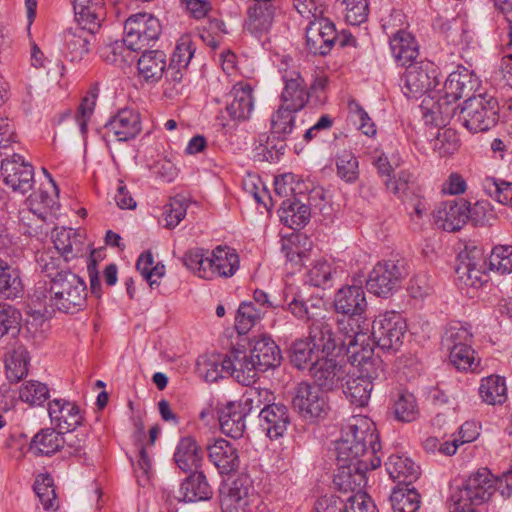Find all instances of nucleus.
<instances>
[{
  "instance_id": "nucleus-8",
  "label": "nucleus",
  "mask_w": 512,
  "mask_h": 512,
  "mask_svg": "<svg viewBox=\"0 0 512 512\" xmlns=\"http://www.w3.org/2000/svg\"><path fill=\"white\" fill-rule=\"evenodd\" d=\"M496 477L487 468L471 473L451 500L470 505H482L489 501L496 491Z\"/></svg>"
},
{
  "instance_id": "nucleus-4",
  "label": "nucleus",
  "mask_w": 512,
  "mask_h": 512,
  "mask_svg": "<svg viewBox=\"0 0 512 512\" xmlns=\"http://www.w3.org/2000/svg\"><path fill=\"white\" fill-rule=\"evenodd\" d=\"M458 118L462 125L472 133L488 131L498 122V101L488 94L468 97L463 103Z\"/></svg>"
},
{
  "instance_id": "nucleus-22",
  "label": "nucleus",
  "mask_w": 512,
  "mask_h": 512,
  "mask_svg": "<svg viewBox=\"0 0 512 512\" xmlns=\"http://www.w3.org/2000/svg\"><path fill=\"white\" fill-rule=\"evenodd\" d=\"M48 414L51 423L62 432L75 430L83 420L80 408L75 403L62 399L49 402Z\"/></svg>"
},
{
  "instance_id": "nucleus-2",
  "label": "nucleus",
  "mask_w": 512,
  "mask_h": 512,
  "mask_svg": "<svg viewBox=\"0 0 512 512\" xmlns=\"http://www.w3.org/2000/svg\"><path fill=\"white\" fill-rule=\"evenodd\" d=\"M38 263L46 283L38 284L31 296V301L39 310L46 313L58 310L63 313H75L86 304L87 287L84 280L76 273L61 267L60 256L54 257L50 252H44L38 258Z\"/></svg>"
},
{
  "instance_id": "nucleus-40",
  "label": "nucleus",
  "mask_w": 512,
  "mask_h": 512,
  "mask_svg": "<svg viewBox=\"0 0 512 512\" xmlns=\"http://www.w3.org/2000/svg\"><path fill=\"white\" fill-rule=\"evenodd\" d=\"M254 6L249 9V28L254 33L267 32L279 12L275 2L254 1Z\"/></svg>"
},
{
  "instance_id": "nucleus-14",
  "label": "nucleus",
  "mask_w": 512,
  "mask_h": 512,
  "mask_svg": "<svg viewBox=\"0 0 512 512\" xmlns=\"http://www.w3.org/2000/svg\"><path fill=\"white\" fill-rule=\"evenodd\" d=\"M338 39L334 23L326 17L311 20L306 27V48L313 55H328Z\"/></svg>"
},
{
  "instance_id": "nucleus-44",
  "label": "nucleus",
  "mask_w": 512,
  "mask_h": 512,
  "mask_svg": "<svg viewBox=\"0 0 512 512\" xmlns=\"http://www.w3.org/2000/svg\"><path fill=\"white\" fill-rule=\"evenodd\" d=\"M23 290L20 271L0 259V297L15 299L22 296Z\"/></svg>"
},
{
  "instance_id": "nucleus-15",
  "label": "nucleus",
  "mask_w": 512,
  "mask_h": 512,
  "mask_svg": "<svg viewBox=\"0 0 512 512\" xmlns=\"http://www.w3.org/2000/svg\"><path fill=\"white\" fill-rule=\"evenodd\" d=\"M351 365L358 368L359 377L374 381H383L386 379V367L379 356L374 355L373 348L367 343L362 347L350 350L346 354Z\"/></svg>"
},
{
  "instance_id": "nucleus-58",
  "label": "nucleus",
  "mask_w": 512,
  "mask_h": 512,
  "mask_svg": "<svg viewBox=\"0 0 512 512\" xmlns=\"http://www.w3.org/2000/svg\"><path fill=\"white\" fill-rule=\"evenodd\" d=\"M274 396L267 388L249 387L242 396L241 406L243 409L250 413L254 409H259L262 405H272Z\"/></svg>"
},
{
  "instance_id": "nucleus-33",
  "label": "nucleus",
  "mask_w": 512,
  "mask_h": 512,
  "mask_svg": "<svg viewBox=\"0 0 512 512\" xmlns=\"http://www.w3.org/2000/svg\"><path fill=\"white\" fill-rule=\"evenodd\" d=\"M139 77L147 83L158 82L166 69V54L161 50H145L137 62Z\"/></svg>"
},
{
  "instance_id": "nucleus-18",
  "label": "nucleus",
  "mask_w": 512,
  "mask_h": 512,
  "mask_svg": "<svg viewBox=\"0 0 512 512\" xmlns=\"http://www.w3.org/2000/svg\"><path fill=\"white\" fill-rule=\"evenodd\" d=\"M315 384L322 391H331L339 387L346 377L345 369L336 360L322 355L316 358L314 366L309 371Z\"/></svg>"
},
{
  "instance_id": "nucleus-64",
  "label": "nucleus",
  "mask_w": 512,
  "mask_h": 512,
  "mask_svg": "<svg viewBox=\"0 0 512 512\" xmlns=\"http://www.w3.org/2000/svg\"><path fill=\"white\" fill-rule=\"evenodd\" d=\"M489 267L500 274L512 272V246L499 245L493 248L489 257Z\"/></svg>"
},
{
  "instance_id": "nucleus-26",
  "label": "nucleus",
  "mask_w": 512,
  "mask_h": 512,
  "mask_svg": "<svg viewBox=\"0 0 512 512\" xmlns=\"http://www.w3.org/2000/svg\"><path fill=\"white\" fill-rule=\"evenodd\" d=\"M226 365L228 376H232L245 386H249L254 381L258 371L251 355L248 356L245 351L235 348L226 354Z\"/></svg>"
},
{
  "instance_id": "nucleus-50",
  "label": "nucleus",
  "mask_w": 512,
  "mask_h": 512,
  "mask_svg": "<svg viewBox=\"0 0 512 512\" xmlns=\"http://www.w3.org/2000/svg\"><path fill=\"white\" fill-rule=\"evenodd\" d=\"M54 247L66 262L82 253V242L73 229L62 228L53 236Z\"/></svg>"
},
{
  "instance_id": "nucleus-59",
  "label": "nucleus",
  "mask_w": 512,
  "mask_h": 512,
  "mask_svg": "<svg viewBox=\"0 0 512 512\" xmlns=\"http://www.w3.org/2000/svg\"><path fill=\"white\" fill-rule=\"evenodd\" d=\"M286 141L287 139L271 134L267 137L265 144H260L257 147L256 157L260 161L277 162L285 153Z\"/></svg>"
},
{
  "instance_id": "nucleus-39",
  "label": "nucleus",
  "mask_w": 512,
  "mask_h": 512,
  "mask_svg": "<svg viewBox=\"0 0 512 512\" xmlns=\"http://www.w3.org/2000/svg\"><path fill=\"white\" fill-rule=\"evenodd\" d=\"M213 269L208 268L212 272L211 280L216 277H231L239 268V257L235 251L229 247L218 246L212 251Z\"/></svg>"
},
{
  "instance_id": "nucleus-42",
  "label": "nucleus",
  "mask_w": 512,
  "mask_h": 512,
  "mask_svg": "<svg viewBox=\"0 0 512 512\" xmlns=\"http://www.w3.org/2000/svg\"><path fill=\"white\" fill-rule=\"evenodd\" d=\"M345 384H341L346 398L357 407L368 404L373 389L372 380L363 377L347 375Z\"/></svg>"
},
{
  "instance_id": "nucleus-43",
  "label": "nucleus",
  "mask_w": 512,
  "mask_h": 512,
  "mask_svg": "<svg viewBox=\"0 0 512 512\" xmlns=\"http://www.w3.org/2000/svg\"><path fill=\"white\" fill-rule=\"evenodd\" d=\"M290 362L299 370H311L316 358H321L320 352L311 341L306 339L296 340L290 348Z\"/></svg>"
},
{
  "instance_id": "nucleus-45",
  "label": "nucleus",
  "mask_w": 512,
  "mask_h": 512,
  "mask_svg": "<svg viewBox=\"0 0 512 512\" xmlns=\"http://www.w3.org/2000/svg\"><path fill=\"white\" fill-rule=\"evenodd\" d=\"M473 343V333L467 323L452 322L445 328L442 335L441 345L447 351L471 346Z\"/></svg>"
},
{
  "instance_id": "nucleus-25",
  "label": "nucleus",
  "mask_w": 512,
  "mask_h": 512,
  "mask_svg": "<svg viewBox=\"0 0 512 512\" xmlns=\"http://www.w3.org/2000/svg\"><path fill=\"white\" fill-rule=\"evenodd\" d=\"M260 425L270 439L283 436L290 424L288 408L280 403L263 407L259 413Z\"/></svg>"
},
{
  "instance_id": "nucleus-48",
  "label": "nucleus",
  "mask_w": 512,
  "mask_h": 512,
  "mask_svg": "<svg viewBox=\"0 0 512 512\" xmlns=\"http://www.w3.org/2000/svg\"><path fill=\"white\" fill-rule=\"evenodd\" d=\"M417 178L409 170H400L397 176H389L384 181V185L390 193L401 200H405L410 194H415L417 190Z\"/></svg>"
},
{
  "instance_id": "nucleus-55",
  "label": "nucleus",
  "mask_w": 512,
  "mask_h": 512,
  "mask_svg": "<svg viewBox=\"0 0 512 512\" xmlns=\"http://www.w3.org/2000/svg\"><path fill=\"white\" fill-rule=\"evenodd\" d=\"M337 176L346 183H355L359 178V162L357 157L348 150L336 156Z\"/></svg>"
},
{
  "instance_id": "nucleus-61",
  "label": "nucleus",
  "mask_w": 512,
  "mask_h": 512,
  "mask_svg": "<svg viewBox=\"0 0 512 512\" xmlns=\"http://www.w3.org/2000/svg\"><path fill=\"white\" fill-rule=\"evenodd\" d=\"M449 358L459 371H476L480 364L472 345L450 350Z\"/></svg>"
},
{
  "instance_id": "nucleus-46",
  "label": "nucleus",
  "mask_w": 512,
  "mask_h": 512,
  "mask_svg": "<svg viewBox=\"0 0 512 512\" xmlns=\"http://www.w3.org/2000/svg\"><path fill=\"white\" fill-rule=\"evenodd\" d=\"M197 372L207 382H216L228 376L226 355L210 354L200 356L196 363Z\"/></svg>"
},
{
  "instance_id": "nucleus-60",
  "label": "nucleus",
  "mask_w": 512,
  "mask_h": 512,
  "mask_svg": "<svg viewBox=\"0 0 512 512\" xmlns=\"http://www.w3.org/2000/svg\"><path fill=\"white\" fill-rule=\"evenodd\" d=\"M29 356L24 348H18L13 351L6 360L7 377L11 381L18 382L28 373Z\"/></svg>"
},
{
  "instance_id": "nucleus-62",
  "label": "nucleus",
  "mask_w": 512,
  "mask_h": 512,
  "mask_svg": "<svg viewBox=\"0 0 512 512\" xmlns=\"http://www.w3.org/2000/svg\"><path fill=\"white\" fill-rule=\"evenodd\" d=\"M483 189L499 203L512 206V183L487 177L483 181Z\"/></svg>"
},
{
  "instance_id": "nucleus-20",
  "label": "nucleus",
  "mask_w": 512,
  "mask_h": 512,
  "mask_svg": "<svg viewBox=\"0 0 512 512\" xmlns=\"http://www.w3.org/2000/svg\"><path fill=\"white\" fill-rule=\"evenodd\" d=\"M105 129L107 134L112 133L118 141L132 140L142 130L140 114L134 109H121L106 123Z\"/></svg>"
},
{
  "instance_id": "nucleus-5",
  "label": "nucleus",
  "mask_w": 512,
  "mask_h": 512,
  "mask_svg": "<svg viewBox=\"0 0 512 512\" xmlns=\"http://www.w3.org/2000/svg\"><path fill=\"white\" fill-rule=\"evenodd\" d=\"M407 332L403 316L396 311H386L377 316L372 323V337L379 349L388 354L400 350Z\"/></svg>"
},
{
  "instance_id": "nucleus-1",
  "label": "nucleus",
  "mask_w": 512,
  "mask_h": 512,
  "mask_svg": "<svg viewBox=\"0 0 512 512\" xmlns=\"http://www.w3.org/2000/svg\"><path fill=\"white\" fill-rule=\"evenodd\" d=\"M371 426L373 423L367 418L355 417L336 443L337 460L341 464L333 484L343 495L363 491L366 472L381 465V458L377 455L381 444L376 430Z\"/></svg>"
},
{
  "instance_id": "nucleus-10",
  "label": "nucleus",
  "mask_w": 512,
  "mask_h": 512,
  "mask_svg": "<svg viewBox=\"0 0 512 512\" xmlns=\"http://www.w3.org/2000/svg\"><path fill=\"white\" fill-rule=\"evenodd\" d=\"M292 406L303 419L308 421L324 418L329 411L326 393L308 382L298 384Z\"/></svg>"
},
{
  "instance_id": "nucleus-31",
  "label": "nucleus",
  "mask_w": 512,
  "mask_h": 512,
  "mask_svg": "<svg viewBox=\"0 0 512 512\" xmlns=\"http://www.w3.org/2000/svg\"><path fill=\"white\" fill-rule=\"evenodd\" d=\"M390 49L395 61L401 65L416 60L419 55V47L415 37L406 30H398L390 37Z\"/></svg>"
},
{
  "instance_id": "nucleus-3",
  "label": "nucleus",
  "mask_w": 512,
  "mask_h": 512,
  "mask_svg": "<svg viewBox=\"0 0 512 512\" xmlns=\"http://www.w3.org/2000/svg\"><path fill=\"white\" fill-rule=\"evenodd\" d=\"M284 307L297 319L311 322L308 339L316 349L327 356L337 346L340 347L339 336L332 332L331 326L324 320L319 319L324 311V301L321 297L307 295L299 286L292 284L285 285L283 292Z\"/></svg>"
},
{
  "instance_id": "nucleus-54",
  "label": "nucleus",
  "mask_w": 512,
  "mask_h": 512,
  "mask_svg": "<svg viewBox=\"0 0 512 512\" xmlns=\"http://www.w3.org/2000/svg\"><path fill=\"white\" fill-rule=\"evenodd\" d=\"M250 488L235 481L224 500L227 512H249L251 506Z\"/></svg>"
},
{
  "instance_id": "nucleus-30",
  "label": "nucleus",
  "mask_w": 512,
  "mask_h": 512,
  "mask_svg": "<svg viewBox=\"0 0 512 512\" xmlns=\"http://www.w3.org/2000/svg\"><path fill=\"white\" fill-rule=\"evenodd\" d=\"M221 431L234 439L242 437L245 431V416L247 412L240 403L229 402L218 413Z\"/></svg>"
},
{
  "instance_id": "nucleus-9",
  "label": "nucleus",
  "mask_w": 512,
  "mask_h": 512,
  "mask_svg": "<svg viewBox=\"0 0 512 512\" xmlns=\"http://www.w3.org/2000/svg\"><path fill=\"white\" fill-rule=\"evenodd\" d=\"M160 34V21L151 14L131 15L124 25L125 43L137 52L158 40Z\"/></svg>"
},
{
  "instance_id": "nucleus-57",
  "label": "nucleus",
  "mask_w": 512,
  "mask_h": 512,
  "mask_svg": "<svg viewBox=\"0 0 512 512\" xmlns=\"http://www.w3.org/2000/svg\"><path fill=\"white\" fill-rule=\"evenodd\" d=\"M335 273L332 264L326 259L316 260L307 273V281L315 286L326 288L331 286L333 274Z\"/></svg>"
},
{
  "instance_id": "nucleus-24",
  "label": "nucleus",
  "mask_w": 512,
  "mask_h": 512,
  "mask_svg": "<svg viewBox=\"0 0 512 512\" xmlns=\"http://www.w3.org/2000/svg\"><path fill=\"white\" fill-rule=\"evenodd\" d=\"M283 81L285 86L281 93V106L297 111L302 110L310 98L304 79L298 72L293 71L283 75Z\"/></svg>"
},
{
  "instance_id": "nucleus-21",
  "label": "nucleus",
  "mask_w": 512,
  "mask_h": 512,
  "mask_svg": "<svg viewBox=\"0 0 512 512\" xmlns=\"http://www.w3.org/2000/svg\"><path fill=\"white\" fill-rule=\"evenodd\" d=\"M250 355L261 372L278 367L282 361L281 350L269 335H260L251 341Z\"/></svg>"
},
{
  "instance_id": "nucleus-17",
  "label": "nucleus",
  "mask_w": 512,
  "mask_h": 512,
  "mask_svg": "<svg viewBox=\"0 0 512 512\" xmlns=\"http://www.w3.org/2000/svg\"><path fill=\"white\" fill-rule=\"evenodd\" d=\"M209 461L221 475H230L240 467L238 448L233 442L223 438L215 439L207 444Z\"/></svg>"
},
{
  "instance_id": "nucleus-53",
  "label": "nucleus",
  "mask_w": 512,
  "mask_h": 512,
  "mask_svg": "<svg viewBox=\"0 0 512 512\" xmlns=\"http://www.w3.org/2000/svg\"><path fill=\"white\" fill-rule=\"evenodd\" d=\"M134 50L125 43V37L122 41H115L105 45L101 49L102 59L112 65L124 67L134 61Z\"/></svg>"
},
{
  "instance_id": "nucleus-37",
  "label": "nucleus",
  "mask_w": 512,
  "mask_h": 512,
  "mask_svg": "<svg viewBox=\"0 0 512 512\" xmlns=\"http://www.w3.org/2000/svg\"><path fill=\"white\" fill-rule=\"evenodd\" d=\"M174 461L183 472L197 471L203 461V455L194 438L184 437L179 441L174 453Z\"/></svg>"
},
{
  "instance_id": "nucleus-51",
  "label": "nucleus",
  "mask_w": 512,
  "mask_h": 512,
  "mask_svg": "<svg viewBox=\"0 0 512 512\" xmlns=\"http://www.w3.org/2000/svg\"><path fill=\"white\" fill-rule=\"evenodd\" d=\"M282 209L281 221L284 225L294 230L306 225L311 216L308 205L295 201L292 202L289 199L282 202Z\"/></svg>"
},
{
  "instance_id": "nucleus-52",
  "label": "nucleus",
  "mask_w": 512,
  "mask_h": 512,
  "mask_svg": "<svg viewBox=\"0 0 512 512\" xmlns=\"http://www.w3.org/2000/svg\"><path fill=\"white\" fill-rule=\"evenodd\" d=\"M264 314L265 311L262 308H257L254 302H242L235 317V328L238 334L248 333L263 318Z\"/></svg>"
},
{
  "instance_id": "nucleus-35",
  "label": "nucleus",
  "mask_w": 512,
  "mask_h": 512,
  "mask_svg": "<svg viewBox=\"0 0 512 512\" xmlns=\"http://www.w3.org/2000/svg\"><path fill=\"white\" fill-rule=\"evenodd\" d=\"M180 499L185 502H199L209 500L213 491L202 471H194L181 483Z\"/></svg>"
},
{
  "instance_id": "nucleus-38",
  "label": "nucleus",
  "mask_w": 512,
  "mask_h": 512,
  "mask_svg": "<svg viewBox=\"0 0 512 512\" xmlns=\"http://www.w3.org/2000/svg\"><path fill=\"white\" fill-rule=\"evenodd\" d=\"M297 110L280 106L271 117V134L282 139L297 138L302 129L296 123Z\"/></svg>"
},
{
  "instance_id": "nucleus-12",
  "label": "nucleus",
  "mask_w": 512,
  "mask_h": 512,
  "mask_svg": "<svg viewBox=\"0 0 512 512\" xmlns=\"http://www.w3.org/2000/svg\"><path fill=\"white\" fill-rule=\"evenodd\" d=\"M0 170L4 183L13 192L26 194L35 183L33 166L20 154L2 159Z\"/></svg>"
},
{
  "instance_id": "nucleus-23",
  "label": "nucleus",
  "mask_w": 512,
  "mask_h": 512,
  "mask_svg": "<svg viewBox=\"0 0 512 512\" xmlns=\"http://www.w3.org/2000/svg\"><path fill=\"white\" fill-rule=\"evenodd\" d=\"M333 307L338 314L366 313L368 303L363 287L346 285L338 289L334 295Z\"/></svg>"
},
{
  "instance_id": "nucleus-13",
  "label": "nucleus",
  "mask_w": 512,
  "mask_h": 512,
  "mask_svg": "<svg viewBox=\"0 0 512 512\" xmlns=\"http://www.w3.org/2000/svg\"><path fill=\"white\" fill-rule=\"evenodd\" d=\"M337 319V331L339 334L340 349L345 350L346 354L350 350L358 349L362 345H366L369 339L368 332L370 323L366 317V313H358V315L341 314Z\"/></svg>"
},
{
  "instance_id": "nucleus-11",
  "label": "nucleus",
  "mask_w": 512,
  "mask_h": 512,
  "mask_svg": "<svg viewBox=\"0 0 512 512\" xmlns=\"http://www.w3.org/2000/svg\"><path fill=\"white\" fill-rule=\"evenodd\" d=\"M458 261L457 278L465 286L479 288L488 281L485 272L486 259L482 248L466 245L464 250L459 253Z\"/></svg>"
},
{
  "instance_id": "nucleus-32",
  "label": "nucleus",
  "mask_w": 512,
  "mask_h": 512,
  "mask_svg": "<svg viewBox=\"0 0 512 512\" xmlns=\"http://www.w3.org/2000/svg\"><path fill=\"white\" fill-rule=\"evenodd\" d=\"M78 25L94 32L104 14L103 0H70Z\"/></svg>"
},
{
  "instance_id": "nucleus-19",
  "label": "nucleus",
  "mask_w": 512,
  "mask_h": 512,
  "mask_svg": "<svg viewBox=\"0 0 512 512\" xmlns=\"http://www.w3.org/2000/svg\"><path fill=\"white\" fill-rule=\"evenodd\" d=\"M467 200L454 199L440 203L434 211V221L443 230L456 232L467 223Z\"/></svg>"
},
{
  "instance_id": "nucleus-36",
  "label": "nucleus",
  "mask_w": 512,
  "mask_h": 512,
  "mask_svg": "<svg viewBox=\"0 0 512 512\" xmlns=\"http://www.w3.org/2000/svg\"><path fill=\"white\" fill-rule=\"evenodd\" d=\"M63 434L54 428L41 429L33 436L29 450L36 456H51L64 448L66 439Z\"/></svg>"
},
{
  "instance_id": "nucleus-41",
  "label": "nucleus",
  "mask_w": 512,
  "mask_h": 512,
  "mask_svg": "<svg viewBox=\"0 0 512 512\" xmlns=\"http://www.w3.org/2000/svg\"><path fill=\"white\" fill-rule=\"evenodd\" d=\"M420 107L425 123L436 127L445 126L455 112V107L443 100L442 95L437 102L432 99H423Z\"/></svg>"
},
{
  "instance_id": "nucleus-49",
  "label": "nucleus",
  "mask_w": 512,
  "mask_h": 512,
  "mask_svg": "<svg viewBox=\"0 0 512 512\" xmlns=\"http://www.w3.org/2000/svg\"><path fill=\"white\" fill-rule=\"evenodd\" d=\"M420 494L412 486H396L390 503L394 512H416L420 507Z\"/></svg>"
},
{
  "instance_id": "nucleus-16",
  "label": "nucleus",
  "mask_w": 512,
  "mask_h": 512,
  "mask_svg": "<svg viewBox=\"0 0 512 512\" xmlns=\"http://www.w3.org/2000/svg\"><path fill=\"white\" fill-rule=\"evenodd\" d=\"M479 86L478 77L465 67H458L449 74L440 91L443 100L452 105L462 97H470L469 94Z\"/></svg>"
},
{
  "instance_id": "nucleus-34",
  "label": "nucleus",
  "mask_w": 512,
  "mask_h": 512,
  "mask_svg": "<svg viewBox=\"0 0 512 512\" xmlns=\"http://www.w3.org/2000/svg\"><path fill=\"white\" fill-rule=\"evenodd\" d=\"M386 470L397 486H411L420 475L419 466L411 459L400 455H391L385 463Z\"/></svg>"
},
{
  "instance_id": "nucleus-29",
  "label": "nucleus",
  "mask_w": 512,
  "mask_h": 512,
  "mask_svg": "<svg viewBox=\"0 0 512 512\" xmlns=\"http://www.w3.org/2000/svg\"><path fill=\"white\" fill-rule=\"evenodd\" d=\"M94 32L77 25L65 30L63 34L66 56L71 62H78L90 51V41Z\"/></svg>"
},
{
  "instance_id": "nucleus-7",
  "label": "nucleus",
  "mask_w": 512,
  "mask_h": 512,
  "mask_svg": "<svg viewBox=\"0 0 512 512\" xmlns=\"http://www.w3.org/2000/svg\"><path fill=\"white\" fill-rule=\"evenodd\" d=\"M401 77V88L407 98L417 99L438 84V70L429 60L413 61Z\"/></svg>"
},
{
  "instance_id": "nucleus-56",
  "label": "nucleus",
  "mask_w": 512,
  "mask_h": 512,
  "mask_svg": "<svg viewBox=\"0 0 512 512\" xmlns=\"http://www.w3.org/2000/svg\"><path fill=\"white\" fill-rule=\"evenodd\" d=\"M395 418L401 422L415 421L419 416V409L413 394L402 392L393 406Z\"/></svg>"
},
{
  "instance_id": "nucleus-63",
  "label": "nucleus",
  "mask_w": 512,
  "mask_h": 512,
  "mask_svg": "<svg viewBox=\"0 0 512 512\" xmlns=\"http://www.w3.org/2000/svg\"><path fill=\"white\" fill-rule=\"evenodd\" d=\"M19 397L30 405H42L49 397L48 387L38 381H27L22 384Z\"/></svg>"
},
{
  "instance_id": "nucleus-6",
  "label": "nucleus",
  "mask_w": 512,
  "mask_h": 512,
  "mask_svg": "<svg viewBox=\"0 0 512 512\" xmlns=\"http://www.w3.org/2000/svg\"><path fill=\"white\" fill-rule=\"evenodd\" d=\"M407 275L408 270L404 261L378 262L369 273L366 287L377 296L388 297L400 288L402 280Z\"/></svg>"
},
{
  "instance_id": "nucleus-28",
  "label": "nucleus",
  "mask_w": 512,
  "mask_h": 512,
  "mask_svg": "<svg viewBox=\"0 0 512 512\" xmlns=\"http://www.w3.org/2000/svg\"><path fill=\"white\" fill-rule=\"evenodd\" d=\"M46 211L43 207L25 205L19 210V224L23 234L44 239L48 236L51 227L47 223Z\"/></svg>"
},
{
  "instance_id": "nucleus-27",
  "label": "nucleus",
  "mask_w": 512,
  "mask_h": 512,
  "mask_svg": "<svg viewBox=\"0 0 512 512\" xmlns=\"http://www.w3.org/2000/svg\"><path fill=\"white\" fill-rule=\"evenodd\" d=\"M226 110L234 120H246L254 109L253 90L249 84L237 83L229 94Z\"/></svg>"
},
{
  "instance_id": "nucleus-47",
  "label": "nucleus",
  "mask_w": 512,
  "mask_h": 512,
  "mask_svg": "<svg viewBox=\"0 0 512 512\" xmlns=\"http://www.w3.org/2000/svg\"><path fill=\"white\" fill-rule=\"evenodd\" d=\"M479 395L489 405L504 403L507 399L505 379L498 375L483 378L479 387Z\"/></svg>"
}]
</instances>
